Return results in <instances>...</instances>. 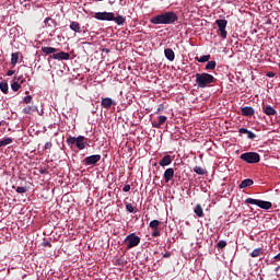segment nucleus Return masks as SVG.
I'll use <instances>...</instances> for the list:
<instances>
[{
  "label": "nucleus",
  "mask_w": 280,
  "mask_h": 280,
  "mask_svg": "<svg viewBox=\"0 0 280 280\" xmlns=\"http://www.w3.org/2000/svg\"><path fill=\"white\" fill-rule=\"evenodd\" d=\"M160 225H161V221L159 220H153V221H150L149 223V228H151L153 231L159 229Z\"/></svg>",
  "instance_id": "28"
},
{
  "label": "nucleus",
  "mask_w": 280,
  "mask_h": 280,
  "mask_svg": "<svg viewBox=\"0 0 280 280\" xmlns=\"http://www.w3.org/2000/svg\"><path fill=\"white\" fill-rule=\"evenodd\" d=\"M13 138L11 137H7V138H3V140H1L2 142V147H5V145H9V144H12L13 143Z\"/></svg>",
  "instance_id": "34"
},
{
  "label": "nucleus",
  "mask_w": 280,
  "mask_h": 280,
  "mask_svg": "<svg viewBox=\"0 0 280 280\" xmlns=\"http://www.w3.org/2000/svg\"><path fill=\"white\" fill-rule=\"evenodd\" d=\"M175 176V170L172 167H168L165 170L164 172V179L166 182V184H168V182H171Z\"/></svg>",
  "instance_id": "11"
},
{
  "label": "nucleus",
  "mask_w": 280,
  "mask_h": 280,
  "mask_svg": "<svg viewBox=\"0 0 280 280\" xmlns=\"http://www.w3.org/2000/svg\"><path fill=\"white\" fill-rule=\"evenodd\" d=\"M54 22V20H52V18H50V16H47L46 19H45V25H48V26H51V24H49V22Z\"/></svg>",
  "instance_id": "40"
},
{
  "label": "nucleus",
  "mask_w": 280,
  "mask_h": 280,
  "mask_svg": "<svg viewBox=\"0 0 280 280\" xmlns=\"http://www.w3.org/2000/svg\"><path fill=\"white\" fill-rule=\"evenodd\" d=\"M165 121H167V116H164V115L159 116V121L158 122H159L160 127L162 125H164Z\"/></svg>",
  "instance_id": "35"
},
{
  "label": "nucleus",
  "mask_w": 280,
  "mask_h": 280,
  "mask_svg": "<svg viewBox=\"0 0 280 280\" xmlns=\"http://www.w3.org/2000/svg\"><path fill=\"white\" fill-rule=\"evenodd\" d=\"M21 77H14V82L11 84V89L13 92H19L20 88H21V83H19V81L21 80Z\"/></svg>",
  "instance_id": "18"
},
{
  "label": "nucleus",
  "mask_w": 280,
  "mask_h": 280,
  "mask_svg": "<svg viewBox=\"0 0 280 280\" xmlns=\"http://www.w3.org/2000/svg\"><path fill=\"white\" fill-rule=\"evenodd\" d=\"M20 81L21 82L19 84H21V86H22V84H24L25 80H20Z\"/></svg>",
  "instance_id": "51"
},
{
  "label": "nucleus",
  "mask_w": 280,
  "mask_h": 280,
  "mask_svg": "<svg viewBox=\"0 0 280 280\" xmlns=\"http://www.w3.org/2000/svg\"><path fill=\"white\" fill-rule=\"evenodd\" d=\"M195 78L196 84L200 89L209 88L217 82V79H214L213 74L209 73H197Z\"/></svg>",
  "instance_id": "2"
},
{
  "label": "nucleus",
  "mask_w": 280,
  "mask_h": 280,
  "mask_svg": "<svg viewBox=\"0 0 280 280\" xmlns=\"http://www.w3.org/2000/svg\"><path fill=\"white\" fill-rule=\"evenodd\" d=\"M51 58L55 60H69L70 55H69V52L61 51V52L52 55Z\"/></svg>",
  "instance_id": "13"
},
{
  "label": "nucleus",
  "mask_w": 280,
  "mask_h": 280,
  "mask_svg": "<svg viewBox=\"0 0 280 280\" xmlns=\"http://www.w3.org/2000/svg\"><path fill=\"white\" fill-rule=\"evenodd\" d=\"M164 54H165V57H166L167 60H170V61H174L175 60V52H174V50L172 48H166L164 50Z\"/></svg>",
  "instance_id": "17"
},
{
  "label": "nucleus",
  "mask_w": 280,
  "mask_h": 280,
  "mask_svg": "<svg viewBox=\"0 0 280 280\" xmlns=\"http://www.w3.org/2000/svg\"><path fill=\"white\" fill-rule=\"evenodd\" d=\"M246 205H255L261 209H270L272 207V203L270 201H264V200H258V199H252V197H249L248 199L245 200Z\"/></svg>",
  "instance_id": "5"
},
{
  "label": "nucleus",
  "mask_w": 280,
  "mask_h": 280,
  "mask_svg": "<svg viewBox=\"0 0 280 280\" xmlns=\"http://www.w3.org/2000/svg\"><path fill=\"white\" fill-rule=\"evenodd\" d=\"M228 245V243L225 241H219L217 243V247L218 248H224Z\"/></svg>",
  "instance_id": "36"
},
{
  "label": "nucleus",
  "mask_w": 280,
  "mask_h": 280,
  "mask_svg": "<svg viewBox=\"0 0 280 280\" xmlns=\"http://www.w3.org/2000/svg\"><path fill=\"white\" fill-rule=\"evenodd\" d=\"M102 160V155L100 154H95V155H90V156H86L83 161V163L86 165V166H95L97 165V163Z\"/></svg>",
  "instance_id": "8"
},
{
  "label": "nucleus",
  "mask_w": 280,
  "mask_h": 280,
  "mask_svg": "<svg viewBox=\"0 0 280 280\" xmlns=\"http://www.w3.org/2000/svg\"><path fill=\"white\" fill-rule=\"evenodd\" d=\"M44 148H45V150H50V148H52V143L46 142Z\"/></svg>",
  "instance_id": "42"
},
{
  "label": "nucleus",
  "mask_w": 280,
  "mask_h": 280,
  "mask_svg": "<svg viewBox=\"0 0 280 280\" xmlns=\"http://www.w3.org/2000/svg\"><path fill=\"white\" fill-rule=\"evenodd\" d=\"M178 21V15L175 11H165L164 13L152 16L150 22L153 25H173Z\"/></svg>",
  "instance_id": "1"
},
{
  "label": "nucleus",
  "mask_w": 280,
  "mask_h": 280,
  "mask_svg": "<svg viewBox=\"0 0 280 280\" xmlns=\"http://www.w3.org/2000/svg\"><path fill=\"white\" fill-rule=\"evenodd\" d=\"M275 260H280V253L273 257Z\"/></svg>",
  "instance_id": "49"
},
{
  "label": "nucleus",
  "mask_w": 280,
  "mask_h": 280,
  "mask_svg": "<svg viewBox=\"0 0 280 280\" xmlns=\"http://www.w3.org/2000/svg\"><path fill=\"white\" fill-rule=\"evenodd\" d=\"M19 56H20L19 52H13V54L11 55V65H13V66L18 65V62H19Z\"/></svg>",
  "instance_id": "31"
},
{
  "label": "nucleus",
  "mask_w": 280,
  "mask_h": 280,
  "mask_svg": "<svg viewBox=\"0 0 280 280\" xmlns=\"http://www.w3.org/2000/svg\"><path fill=\"white\" fill-rule=\"evenodd\" d=\"M278 3L280 4V0H278Z\"/></svg>",
  "instance_id": "56"
},
{
  "label": "nucleus",
  "mask_w": 280,
  "mask_h": 280,
  "mask_svg": "<svg viewBox=\"0 0 280 280\" xmlns=\"http://www.w3.org/2000/svg\"><path fill=\"white\" fill-rule=\"evenodd\" d=\"M238 133L247 135V138H248L249 140H254V139L257 138V136H256V133H254V131L248 130V129H246V128H240V129H238Z\"/></svg>",
  "instance_id": "14"
},
{
  "label": "nucleus",
  "mask_w": 280,
  "mask_h": 280,
  "mask_svg": "<svg viewBox=\"0 0 280 280\" xmlns=\"http://www.w3.org/2000/svg\"><path fill=\"white\" fill-rule=\"evenodd\" d=\"M0 90L2 93L8 94V91H9L8 82H0Z\"/></svg>",
  "instance_id": "33"
},
{
  "label": "nucleus",
  "mask_w": 280,
  "mask_h": 280,
  "mask_svg": "<svg viewBox=\"0 0 280 280\" xmlns=\"http://www.w3.org/2000/svg\"><path fill=\"white\" fill-rule=\"evenodd\" d=\"M262 254H264L262 248H255L254 250H252L250 257L252 258H257V257H260V255H262Z\"/></svg>",
  "instance_id": "25"
},
{
  "label": "nucleus",
  "mask_w": 280,
  "mask_h": 280,
  "mask_svg": "<svg viewBox=\"0 0 280 280\" xmlns=\"http://www.w3.org/2000/svg\"><path fill=\"white\" fill-rule=\"evenodd\" d=\"M173 163V158H172V155H170V154H166V155H164L163 158H162V160L160 161V166H168V165H171Z\"/></svg>",
  "instance_id": "15"
},
{
  "label": "nucleus",
  "mask_w": 280,
  "mask_h": 280,
  "mask_svg": "<svg viewBox=\"0 0 280 280\" xmlns=\"http://www.w3.org/2000/svg\"><path fill=\"white\" fill-rule=\"evenodd\" d=\"M160 235H161V233H160V231H159V228L155 229V230H153V232H152V237H160Z\"/></svg>",
  "instance_id": "39"
},
{
  "label": "nucleus",
  "mask_w": 280,
  "mask_h": 280,
  "mask_svg": "<svg viewBox=\"0 0 280 280\" xmlns=\"http://www.w3.org/2000/svg\"><path fill=\"white\" fill-rule=\"evenodd\" d=\"M217 26L219 27L220 37L222 39H226L228 31L225 30V27L228 26V21L226 20H217Z\"/></svg>",
  "instance_id": "7"
},
{
  "label": "nucleus",
  "mask_w": 280,
  "mask_h": 280,
  "mask_svg": "<svg viewBox=\"0 0 280 280\" xmlns=\"http://www.w3.org/2000/svg\"><path fill=\"white\" fill-rule=\"evenodd\" d=\"M1 147H3V144H2V140H0V148H1Z\"/></svg>",
  "instance_id": "54"
},
{
  "label": "nucleus",
  "mask_w": 280,
  "mask_h": 280,
  "mask_svg": "<svg viewBox=\"0 0 280 280\" xmlns=\"http://www.w3.org/2000/svg\"><path fill=\"white\" fill-rule=\"evenodd\" d=\"M97 1H104V0H97Z\"/></svg>",
  "instance_id": "58"
},
{
  "label": "nucleus",
  "mask_w": 280,
  "mask_h": 280,
  "mask_svg": "<svg viewBox=\"0 0 280 280\" xmlns=\"http://www.w3.org/2000/svg\"><path fill=\"white\" fill-rule=\"evenodd\" d=\"M86 140H88V138L84 137V136H78L77 137V148H78V150H80V151L85 150L86 144H88Z\"/></svg>",
  "instance_id": "9"
},
{
  "label": "nucleus",
  "mask_w": 280,
  "mask_h": 280,
  "mask_svg": "<svg viewBox=\"0 0 280 280\" xmlns=\"http://www.w3.org/2000/svg\"><path fill=\"white\" fill-rule=\"evenodd\" d=\"M164 258H170L171 257V253L170 252H166L164 255H163Z\"/></svg>",
  "instance_id": "47"
},
{
  "label": "nucleus",
  "mask_w": 280,
  "mask_h": 280,
  "mask_svg": "<svg viewBox=\"0 0 280 280\" xmlns=\"http://www.w3.org/2000/svg\"><path fill=\"white\" fill-rule=\"evenodd\" d=\"M241 113L243 117H253V115L255 114V109L250 106H245L241 108Z\"/></svg>",
  "instance_id": "12"
},
{
  "label": "nucleus",
  "mask_w": 280,
  "mask_h": 280,
  "mask_svg": "<svg viewBox=\"0 0 280 280\" xmlns=\"http://www.w3.org/2000/svg\"><path fill=\"white\" fill-rule=\"evenodd\" d=\"M70 28H71L72 32L81 33V26H80L79 22L71 21Z\"/></svg>",
  "instance_id": "20"
},
{
  "label": "nucleus",
  "mask_w": 280,
  "mask_h": 280,
  "mask_svg": "<svg viewBox=\"0 0 280 280\" xmlns=\"http://www.w3.org/2000/svg\"><path fill=\"white\" fill-rule=\"evenodd\" d=\"M126 208L129 213H137L138 211L137 207H133L130 202L126 203Z\"/></svg>",
  "instance_id": "32"
},
{
  "label": "nucleus",
  "mask_w": 280,
  "mask_h": 280,
  "mask_svg": "<svg viewBox=\"0 0 280 280\" xmlns=\"http://www.w3.org/2000/svg\"><path fill=\"white\" fill-rule=\"evenodd\" d=\"M194 213L198 218H203V210H202V206L200 203H197V206L194 208Z\"/></svg>",
  "instance_id": "21"
},
{
  "label": "nucleus",
  "mask_w": 280,
  "mask_h": 280,
  "mask_svg": "<svg viewBox=\"0 0 280 280\" xmlns=\"http://www.w3.org/2000/svg\"><path fill=\"white\" fill-rule=\"evenodd\" d=\"M42 51L45 54V55H51V54H56L58 51L57 48H54V47H43L42 48Z\"/></svg>",
  "instance_id": "24"
},
{
  "label": "nucleus",
  "mask_w": 280,
  "mask_h": 280,
  "mask_svg": "<svg viewBox=\"0 0 280 280\" xmlns=\"http://www.w3.org/2000/svg\"><path fill=\"white\" fill-rule=\"evenodd\" d=\"M116 106L117 103L112 100V97H102L101 106L104 108H110L112 106Z\"/></svg>",
  "instance_id": "10"
},
{
  "label": "nucleus",
  "mask_w": 280,
  "mask_h": 280,
  "mask_svg": "<svg viewBox=\"0 0 280 280\" xmlns=\"http://www.w3.org/2000/svg\"><path fill=\"white\" fill-rule=\"evenodd\" d=\"M77 142H78V137H72V136H70V137H68L67 138V140H66V143L68 144V145H77Z\"/></svg>",
  "instance_id": "26"
},
{
  "label": "nucleus",
  "mask_w": 280,
  "mask_h": 280,
  "mask_svg": "<svg viewBox=\"0 0 280 280\" xmlns=\"http://www.w3.org/2000/svg\"><path fill=\"white\" fill-rule=\"evenodd\" d=\"M240 159L247 164H258L260 161V155L255 151H248L247 153L241 154Z\"/></svg>",
  "instance_id": "3"
},
{
  "label": "nucleus",
  "mask_w": 280,
  "mask_h": 280,
  "mask_svg": "<svg viewBox=\"0 0 280 280\" xmlns=\"http://www.w3.org/2000/svg\"><path fill=\"white\" fill-rule=\"evenodd\" d=\"M44 114V110L42 109L40 113H38V115H43Z\"/></svg>",
  "instance_id": "53"
},
{
  "label": "nucleus",
  "mask_w": 280,
  "mask_h": 280,
  "mask_svg": "<svg viewBox=\"0 0 280 280\" xmlns=\"http://www.w3.org/2000/svg\"><path fill=\"white\" fill-rule=\"evenodd\" d=\"M22 112L26 115H32L36 112H38L37 107L36 106H26L22 109Z\"/></svg>",
  "instance_id": "19"
},
{
  "label": "nucleus",
  "mask_w": 280,
  "mask_h": 280,
  "mask_svg": "<svg viewBox=\"0 0 280 280\" xmlns=\"http://www.w3.org/2000/svg\"><path fill=\"white\" fill-rule=\"evenodd\" d=\"M152 127L160 128L161 126H160L159 121H152Z\"/></svg>",
  "instance_id": "44"
},
{
  "label": "nucleus",
  "mask_w": 280,
  "mask_h": 280,
  "mask_svg": "<svg viewBox=\"0 0 280 280\" xmlns=\"http://www.w3.org/2000/svg\"><path fill=\"white\" fill-rule=\"evenodd\" d=\"M194 172L198 175H206L208 171L206 168H202L201 166H195Z\"/></svg>",
  "instance_id": "27"
},
{
  "label": "nucleus",
  "mask_w": 280,
  "mask_h": 280,
  "mask_svg": "<svg viewBox=\"0 0 280 280\" xmlns=\"http://www.w3.org/2000/svg\"><path fill=\"white\" fill-rule=\"evenodd\" d=\"M15 73V70H8L7 75H13Z\"/></svg>",
  "instance_id": "46"
},
{
  "label": "nucleus",
  "mask_w": 280,
  "mask_h": 280,
  "mask_svg": "<svg viewBox=\"0 0 280 280\" xmlns=\"http://www.w3.org/2000/svg\"><path fill=\"white\" fill-rule=\"evenodd\" d=\"M122 191L129 192L130 191V184H126L125 187L122 188Z\"/></svg>",
  "instance_id": "41"
},
{
  "label": "nucleus",
  "mask_w": 280,
  "mask_h": 280,
  "mask_svg": "<svg viewBox=\"0 0 280 280\" xmlns=\"http://www.w3.org/2000/svg\"><path fill=\"white\" fill-rule=\"evenodd\" d=\"M32 100H33L32 95H26L23 101L25 104H31Z\"/></svg>",
  "instance_id": "38"
},
{
  "label": "nucleus",
  "mask_w": 280,
  "mask_h": 280,
  "mask_svg": "<svg viewBox=\"0 0 280 280\" xmlns=\"http://www.w3.org/2000/svg\"><path fill=\"white\" fill-rule=\"evenodd\" d=\"M254 185L253 179H244L243 182L240 183V188H247Z\"/></svg>",
  "instance_id": "23"
},
{
  "label": "nucleus",
  "mask_w": 280,
  "mask_h": 280,
  "mask_svg": "<svg viewBox=\"0 0 280 280\" xmlns=\"http://www.w3.org/2000/svg\"><path fill=\"white\" fill-rule=\"evenodd\" d=\"M217 67V62L215 61H209L208 60V62H207V65H206V67H205V69L207 70V71H213V69Z\"/></svg>",
  "instance_id": "30"
},
{
  "label": "nucleus",
  "mask_w": 280,
  "mask_h": 280,
  "mask_svg": "<svg viewBox=\"0 0 280 280\" xmlns=\"http://www.w3.org/2000/svg\"><path fill=\"white\" fill-rule=\"evenodd\" d=\"M266 75H267V78H275L276 73L275 72H268Z\"/></svg>",
  "instance_id": "45"
},
{
  "label": "nucleus",
  "mask_w": 280,
  "mask_h": 280,
  "mask_svg": "<svg viewBox=\"0 0 280 280\" xmlns=\"http://www.w3.org/2000/svg\"><path fill=\"white\" fill-rule=\"evenodd\" d=\"M94 19L98 21H114L115 20V13L108 12V11H98L94 14Z\"/></svg>",
  "instance_id": "6"
},
{
  "label": "nucleus",
  "mask_w": 280,
  "mask_h": 280,
  "mask_svg": "<svg viewBox=\"0 0 280 280\" xmlns=\"http://www.w3.org/2000/svg\"><path fill=\"white\" fill-rule=\"evenodd\" d=\"M262 112H264L268 117H271L272 115H276V114H277V110H276L272 106H270V105L264 106V107H262Z\"/></svg>",
  "instance_id": "16"
},
{
  "label": "nucleus",
  "mask_w": 280,
  "mask_h": 280,
  "mask_svg": "<svg viewBox=\"0 0 280 280\" xmlns=\"http://www.w3.org/2000/svg\"><path fill=\"white\" fill-rule=\"evenodd\" d=\"M102 51L105 52V54H109L110 52V50L108 48H103Z\"/></svg>",
  "instance_id": "48"
},
{
  "label": "nucleus",
  "mask_w": 280,
  "mask_h": 280,
  "mask_svg": "<svg viewBox=\"0 0 280 280\" xmlns=\"http://www.w3.org/2000/svg\"><path fill=\"white\" fill-rule=\"evenodd\" d=\"M2 126V122L0 121V127Z\"/></svg>",
  "instance_id": "55"
},
{
  "label": "nucleus",
  "mask_w": 280,
  "mask_h": 280,
  "mask_svg": "<svg viewBox=\"0 0 280 280\" xmlns=\"http://www.w3.org/2000/svg\"><path fill=\"white\" fill-rule=\"evenodd\" d=\"M43 246L44 247H52V244L48 241H44Z\"/></svg>",
  "instance_id": "43"
},
{
  "label": "nucleus",
  "mask_w": 280,
  "mask_h": 280,
  "mask_svg": "<svg viewBox=\"0 0 280 280\" xmlns=\"http://www.w3.org/2000/svg\"><path fill=\"white\" fill-rule=\"evenodd\" d=\"M117 261H118V265H122V262H121V260H120V259H118Z\"/></svg>",
  "instance_id": "52"
},
{
  "label": "nucleus",
  "mask_w": 280,
  "mask_h": 280,
  "mask_svg": "<svg viewBox=\"0 0 280 280\" xmlns=\"http://www.w3.org/2000/svg\"><path fill=\"white\" fill-rule=\"evenodd\" d=\"M211 59V55H203L200 57H196L195 60H197L198 62H206L209 61Z\"/></svg>",
  "instance_id": "29"
},
{
  "label": "nucleus",
  "mask_w": 280,
  "mask_h": 280,
  "mask_svg": "<svg viewBox=\"0 0 280 280\" xmlns=\"http://www.w3.org/2000/svg\"><path fill=\"white\" fill-rule=\"evenodd\" d=\"M117 25L121 26L126 24V18L124 15L114 16V20Z\"/></svg>",
  "instance_id": "22"
},
{
  "label": "nucleus",
  "mask_w": 280,
  "mask_h": 280,
  "mask_svg": "<svg viewBox=\"0 0 280 280\" xmlns=\"http://www.w3.org/2000/svg\"><path fill=\"white\" fill-rule=\"evenodd\" d=\"M2 244V241H0V245Z\"/></svg>",
  "instance_id": "57"
},
{
  "label": "nucleus",
  "mask_w": 280,
  "mask_h": 280,
  "mask_svg": "<svg viewBox=\"0 0 280 280\" xmlns=\"http://www.w3.org/2000/svg\"><path fill=\"white\" fill-rule=\"evenodd\" d=\"M15 191L18 194H25L27 191V188H25V187H16Z\"/></svg>",
  "instance_id": "37"
},
{
  "label": "nucleus",
  "mask_w": 280,
  "mask_h": 280,
  "mask_svg": "<svg viewBox=\"0 0 280 280\" xmlns=\"http://www.w3.org/2000/svg\"><path fill=\"white\" fill-rule=\"evenodd\" d=\"M39 173L40 174H47V170H40Z\"/></svg>",
  "instance_id": "50"
},
{
  "label": "nucleus",
  "mask_w": 280,
  "mask_h": 280,
  "mask_svg": "<svg viewBox=\"0 0 280 280\" xmlns=\"http://www.w3.org/2000/svg\"><path fill=\"white\" fill-rule=\"evenodd\" d=\"M124 244L127 246V250H130V248L137 247L141 244V238L136 233H131L126 236Z\"/></svg>",
  "instance_id": "4"
}]
</instances>
